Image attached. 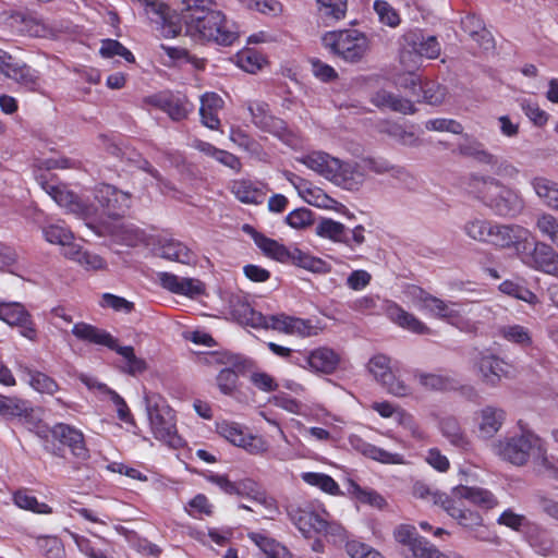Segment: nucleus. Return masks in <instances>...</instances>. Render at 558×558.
Returning a JSON list of instances; mask_svg holds the SVG:
<instances>
[{
	"mask_svg": "<svg viewBox=\"0 0 558 558\" xmlns=\"http://www.w3.org/2000/svg\"><path fill=\"white\" fill-rule=\"evenodd\" d=\"M157 252L162 258L185 265L196 260L195 254L184 243L173 238L159 239Z\"/></svg>",
	"mask_w": 558,
	"mask_h": 558,
	"instance_id": "nucleus-28",
	"label": "nucleus"
},
{
	"mask_svg": "<svg viewBox=\"0 0 558 558\" xmlns=\"http://www.w3.org/2000/svg\"><path fill=\"white\" fill-rule=\"evenodd\" d=\"M36 547L46 558H63L65 555L61 539L52 535H40L36 538Z\"/></svg>",
	"mask_w": 558,
	"mask_h": 558,
	"instance_id": "nucleus-54",
	"label": "nucleus"
},
{
	"mask_svg": "<svg viewBox=\"0 0 558 558\" xmlns=\"http://www.w3.org/2000/svg\"><path fill=\"white\" fill-rule=\"evenodd\" d=\"M247 110L251 114L252 123L262 131L271 133L281 137L286 132L283 120L274 117L269 111V106L263 101H250Z\"/></svg>",
	"mask_w": 558,
	"mask_h": 558,
	"instance_id": "nucleus-21",
	"label": "nucleus"
},
{
	"mask_svg": "<svg viewBox=\"0 0 558 558\" xmlns=\"http://www.w3.org/2000/svg\"><path fill=\"white\" fill-rule=\"evenodd\" d=\"M413 305L421 312L448 320L452 325H457L459 317V306L456 303H446L445 301L428 294L422 289L413 290Z\"/></svg>",
	"mask_w": 558,
	"mask_h": 558,
	"instance_id": "nucleus-17",
	"label": "nucleus"
},
{
	"mask_svg": "<svg viewBox=\"0 0 558 558\" xmlns=\"http://www.w3.org/2000/svg\"><path fill=\"white\" fill-rule=\"evenodd\" d=\"M340 357L337 352L327 347L311 351L298 352L291 357V363L314 373L331 374L338 366Z\"/></svg>",
	"mask_w": 558,
	"mask_h": 558,
	"instance_id": "nucleus-13",
	"label": "nucleus"
},
{
	"mask_svg": "<svg viewBox=\"0 0 558 558\" xmlns=\"http://www.w3.org/2000/svg\"><path fill=\"white\" fill-rule=\"evenodd\" d=\"M276 407L296 415H301L308 421H322L326 415L323 409H311L299 400L290 397L289 395H280L274 398Z\"/></svg>",
	"mask_w": 558,
	"mask_h": 558,
	"instance_id": "nucleus-35",
	"label": "nucleus"
},
{
	"mask_svg": "<svg viewBox=\"0 0 558 558\" xmlns=\"http://www.w3.org/2000/svg\"><path fill=\"white\" fill-rule=\"evenodd\" d=\"M147 414L150 429L157 440L162 441L171 448L183 446V439L178 435L174 412L165 403H151L147 399Z\"/></svg>",
	"mask_w": 558,
	"mask_h": 558,
	"instance_id": "nucleus-8",
	"label": "nucleus"
},
{
	"mask_svg": "<svg viewBox=\"0 0 558 558\" xmlns=\"http://www.w3.org/2000/svg\"><path fill=\"white\" fill-rule=\"evenodd\" d=\"M43 190L66 211L82 219H90L96 214V208L83 203L75 194L68 190L63 184L53 182H40Z\"/></svg>",
	"mask_w": 558,
	"mask_h": 558,
	"instance_id": "nucleus-16",
	"label": "nucleus"
},
{
	"mask_svg": "<svg viewBox=\"0 0 558 558\" xmlns=\"http://www.w3.org/2000/svg\"><path fill=\"white\" fill-rule=\"evenodd\" d=\"M288 264H292L316 274H325L329 271V266L325 260L303 252L296 246L292 247Z\"/></svg>",
	"mask_w": 558,
	"mask_h": 558,
	"instance_id": "nucleus-43",
	"label": "nucleus"
},
{
	"mask_svg": "<svg viewBox=\"0 0 558 558\" xmlns=\"http://www.w3.org/2000/svg\"><path fill=\"white\" fill-rule=\"evenodd\" d=\"M94 197L102 213L110 218L122 217L132 205V194L114 185L100 183L94 189Z\"/></svg>",
	"mask_w": 558,
	"mask_h": 558,
	"instance_id": "nucleus-12",
	"label": "nucleus"
},
{
	"mask_svg": "<svg viewBox=\"0 0 558 558\" xmlns=\"http://www.w3.org/2000/svg\"><path fill=\"white\" fill-rule=\"evenodd\" d=\"M13 501L19 508L37 514L52 513V508L49 505L39 501L35 496L31 495L27 489H20L15 492L13 495Z\"/></svg>",
	"mask_w": 558,
	"mask_h": 558,
	"instance_id": "nucleus-51",
	"label": "nucleus"
},
{
	"mask_svg": "<svg viewBox=\"0 0 558 558\" xmlns=\"http://www.w3.org/2000/svg\"><path fill=\"white\" fill-rule=\"evenodd\" d=\"M492 450L499 459L515 466H523L531 460L537 473L556 477V459L548 453L547 442L529 428L496 440Z\"/></svg>",
	"mask_w": 558,
	"mask_h": 558,
	"instance_id": "nucleus-1",
	"label": "nucleus"
},
{
	"mask_svg": "<svg viewBox=\"0 0 558 558\" xmlns=\"http://www.w3.org/2000/svg\"><path fill=\"white\" fill-rule=\"evenodd\" d=\"M409 48H403L400 61L404 66L417 68L422 57L435 59L440 53V45L435 36L412 34L405 37Z\"/></svg>",
	"mask_w": 558,
	"mask_h": 558,
	"instance_id": "nucleus-14",
	"label": "nucleus"
},
{
	"mask_svg": "<svg viewBox=\"0 0 558 558\" xmlns=\"http://www.w3.org/2000/svg\"><path fill=\"white\" fill-rule=\"evenodd\" d=\"M415 378L427 390L446 391L458 387V381L447 375L418 372L415 374Z\"/></svg>",
	"mask_w": 558,
	"mask_h": 558,
	"instance_id": "nucleus-47",
	"label": "nucleus"
},
{
	"mask_svg": "<svg viewBox=\"0 0 558 558\" xmlns=\"http://www.w3.org/2000/svg\"><path fill=\"white\" fill-rule=\"evenodd\" d=\"M379 132L387 134L397 143L407 147H418L422 145V140L413 131L407 130L396 122L385 121L380 123Z\"/></svg>",
	"mask_w": 558,
	"mask_h": 558,
	"instance_id": "nucleus-38",
	"label": "nucleus"
},
{
	"mask_svg": "<svg viewBox=\"0 0 558 558\" xmlns=\"http://www.w3.org/2000/svg\"><path fill=\"white\" fill-rule=\"evenodd\" d=\"M43 235L47 242L57 245L70 244L74 240L73 232L64 223H50L43 228Z\"/></svg>",
	"mask_w": 558,
	"mask_h": 558,
	"instance_id": "nucleus-57",
	"label": "nucleus"
},
{
	"mask_svg": "<svg viewBox=\"0 0 558 558\" xmlns=\"http://www.w3.org/2000/svg\"><path fill=\"white\" fill-rule=\"evenodd\" d=\"M368 371L389 393L396 397H407L411 393V387L395 376L389 356L374 355L368 362Z\"/></svg>",
	"mask_w": 558,
	"mask_h": 558,
	"instance_id": "nucleus-15",
	"label": "nucleus"
},
{
	"mask_svg": "<svg viewBox=\"0 0 558 558\" xmlns=\"http://www.w3.org/2000/svg\"><path fill=\"white\" fill-rule=\"evenodd\" d=\"M395 539L408 548L411 557L415 558L420 550L427 543L425 538L417 535L416 529L413 525L401 524L393 531Z\"/></svg>",
	"mask_w": 558,
	"mask_h": 558,
	"instance_id": "nucleus-39",
	"label": "nucleus"
},
{
	"mask_svg": "<svg viewBox=\"0 0 558 558\" xmlns=\"http://www.w3.org/2000/svg\"><path fill=\"white\" fill-rule=\"evenodd\" d=\"M384 312L387 317L400 328L416 335H429L430 329L415 315L407 312L392 301H385Z\"/></svg>",
	"mask_w": 558,
	"mask_h": 558,
	"instance_id": "nucleus-23",
	"label": "nucleus"
},
{
	"mask_svg": "<svg viewBox=\"0 0 558 558\" xmlns=\"http://www.w3.org/2000/svg\"><path fill=\"white\" fill-rule=\"evenodd\" d=\"M247 537L268 557V558H290V551L286 546L276 539L258 532H250Z\"/></svg>",
	"mask_w": 558,
	"mask_h": 558,
	"instance_id": "nucleus-44",
	"label": "nucleus"
},
{
	"mask_svg": "<svg viewBox=\"0 0 558 558\" xmlns=\"http://www.w3.org/2000/svg\"><path fill=\"white\" fill-rule=\"evenodd\" d=\"M217 433L233 446L244 449L253 456H263L268 452V441L259 435H253L244 425L222 420L216 423Z\"/></svg>",
	"mask_w": 558,
	"mask_h": 558,
	"instance_id": "nucleus-10",
	"label": "nucleus"
},
{
	"mask_svg": "<svg viewBox=\"0 0 558 558\" xmlns=\"http://www.w3.org/2000/svg\"><path fill=\"white\" fill-rule=\"evenodd\" d=\"M279 435L280 438L283 440L284 446H278L272 451L271 458L280 462L291 461L301 458L302 445L300 439L296 437L294 438V440L289 439L282 428H279Z\"/></svg>",
	"mask_w": 558,
	"mask_h": 558,
	"instance_id": "nucleus-50",
	"label": "nucleus"
},
{
	"mask_svg": "<svg viewBox=\"0 0 558 558\" xmlns=\"http://www.w3.org/2000/svg\"><path fill=\"white\" fill-rule=\"evenodd\" d=\"M530 230L520 225H505L493 221L487 244L500 250L514 248L525 260L522 253L530 246Z\"/></svg>",
	"mask_w": 558,
	"mask_h": 558,
	"instance_id": "nucleus-11",
	"label": "nucleus"
},
{
	"mask_svg": "<svg viewBox=\"0 0 558 558\" xmlns=\"http://www.w3.org/2000/svg\"><path fill=\"white\" fill-rule=\"evenodd\" d=\"M99 53L104 58L121 57L126 62H135L134 54L116 39H104L99 49Z\"/></svg>",
	"mask_w": 558,
	"mask_h": 558,
	"instance_id": "nucleus-60",
	"label": "nucleus"
},
{
	"mask_svg": "<svg viewBox=\"0 0 558 558\" xmlns=\"http://www.w3.org/2000/svg\"><path fill=\"white\" fill-rule=\"evenodd\" d=\"M451 494L459 500H468L483 509H493L498 505L494 494L482 487L458 485L452 489Z\"/></svg>",
	"mask_w": 558,
	"mask_h": 558,
	"instance_id": "nucleus-30",
	"label": "nucleus"
},
{
	"mask_svg": "<svg viewBox=\"0 0 558 558\" xmlns=\"http://www.w3.org/2000/svg\"><path fill=\"white\" fill-rule=\"evenodd\" d=\"M348 490L355 496L361 502L380 507L384 504L383 497L375 490L362 488L353 480L348 481Z\"/></svg>",
	"mask_w": 558,
	"mask_h": 558,
	"instance_id": "nucleus-64",
	"label": "nucleus"
},
{
	"mask_svg": "<svg viewBox=\"0 0 558 558\" xmlns=\"http://www.w3.org/2000/svg\"><path fill=\"white\" fill-rule=\"evenodd\" d=\"M29 312L19 302H5L0 300V320L10 326H16L29 316Z\"/></svg>",
	"mask_w": 558,
	"mask_h": 558,
	"instance_id": "nucleus-52",
	"label": "nucleus"
},
{
	"mask_svg": "<svg viewBox=\"0 0 558 558\" xmlns=\"http://www.w3.org/2000/svg\"><path fill=\"white\" fill-rule=\"evenodd\" d=\"M372 102L376 107L388 108L402 114H413L415 112V107L411 100L385 89L376 92L372 97Z\"/></svg>",
	"mask_w": 558,
	"mask_h": 558,
	"instance_id": "nucleus-34",
	"label": "nucleus"
},
{
	"mask_svg": "<svg viewBox=\"0 0 558 558\" xmlns=\"http://www.w3.org/2000/svg\"><path fill=\"white\" fill-rule=\"evenodd\" d=\"M531 185L545 206L553 209L558 208V184L555 181L544 177H535L532 179Z\"/></svg>",
	"mask_w": 558,
	"mask_h": 558,
	"instance_id": "nucleus-41",
	"label": "nucleus"
},
{
	"mask_svg": "<svg viewBox=\"0 0 558 558\" xmlns=\"http://www.w3.org/2000/svg\"><path fill=\"white\" fill-rule=\"evenodd\" d=\"M287 513L293 525L307 538L328 530L329 512L317 500L291 502L287 506Z\"/></svg>",
	"mask_w": 558,
	"mask_h": 558,
	"instance_id": "nucleus-7",
	"label": "nucleus"
},
{
	"mask_svg": "<svg viewBox=\"0 0 558 558\" xmlns=\"http://www.w3.org/2000/svg\"><path fill=\"white\" fill-rule=\"evenodd\" d=\"M225 105L223 99L216 93L207 92L201 97L199 116L203 125L210 130H219V112Z\"/></svg>",
	"mask_w": 558,
	"mask_h": 558,
	"instance_id": "nucleus-29",
	"label": "nucleus"
},
{
	"mask_svg": "<svg viewBox=\"0 0 558 558\" xmlns=\"http://www.w3.org/2000/svg\"><path fill=\"white\" fill-rule=\"evenodd\" d=\"M231 191L244 204H260L265 196L263 190L250 180L234 181Z\"/></svg>",
	"mask_w": 558,
	"mask_h": 558,
	"instance_id": "nucleus-45",
	"label": "nucleus"
},
{
	"mask_svg": "<svg viewBox=\"0 0 558 558\" xmlns=\"http://www.w3.org/2000/svg\"><path fill=\"white\" fill-rule=\"evenodd\" d=\"M159 280L160 284L166 290L189 298H196L205 291L204 283L194 278H184L170 272H160Z\"/></svg>",
	"mask_w": 558,
	"mask_h": 558,
	"instance_id": "nucleus-26",
	"label": "nucleus"
},
{
	"mask_svg": "<svg viewBox=\"0 0 558 558\" xmlns=\"http://www.w3.org/2000/svg\"><path fill=\"white\" fill-rule=\"evenodd\" d=\"M469 191L499 217L515 218L525 209V201L520 191L493 177H472Z\"/></svg>",
	"mask_w": 558,
	"mask_h": 558,
	"instance_id": "nucleus-3",
	"label": "nucleus"
},
{
	"mask_svg": "<svg viewBox=\"0 0 558 558\" xmlns=\"http://www.w3.org/2000/svg\"><path fill=\"white\" fill-rule=\"evenodd\" d=\"M374 11L378 16L379 22L389 27H397L401 22L397 10L387 1L376 0L374 2Z\"/></svg>",
	"mask_w": 558,
	"mask_h": 558,
	"instance_id": "nucleus-62",
	"label": "nucleus"
},
{
	"mask_svg": "<svg viewBox=\"0 0 558 558\" xmlns=\"http://www.w3.org/2000/svg\"><path fill=\"white\" fill-rule=\"evenodd\" d=\"M243 229L252 235L254 243L265 256L282 264L289 263L293 246H286L274 239L267 238L248 225H245Z\"/></svg>",
	"mask_w": 558,
	"mask_h": 558,
	"instance_id": "nucleus-27",
	"label": "nucleus"
},
{
	"mask_svg": "<svg viewBox=\"0 0 558 558\" xmlns=\"http://www.w3.org/2000/svg\"><path fill=\"white\" fill-rule=\"evenodd\" d=\"M435 500L440 502V507L462 526L473 529L483 524V518L478 512L464 509L462 500L454 498L452 495L451 497L436 495Z\"/></svg>",
	"mask_w": 558,
	"mask_h": 558,
	"instance_id": "nucleus-24",
	"label": "nucleus"
},
{
	"mask_svg": "<svg viewBox=\"0 0 558 558\" xmlns=\"http://www.w3.org/2000/svg\"><path fill=\"white\" fill-rule=\"evenodd\" d=\"M32 413V408L26 400H23L19 397H0V415L5 418L13 417H23L27 420V417Z\"/></svg>",
	"mask_w": 558,
	"mask_h": 558,
	"instance_id": "nucleus-46",
	"label": "nucleus"
},
{
	"mask_svg": "<svg viewBox=\"0 0 558 558\" xmlns=\"http://www.w3.org/2000/svg\"><path fill=\"white\" fill-rule=\"evenodd\" d=\"M52 437L69 447L71 453L80 459L86 460L89 457V451L85 444L84 434L78 428L65 423H57L51 428Z\"/></svg>",
	"mask_w": 558,
	"mask_h": 558,
	"instance_id": "nucleus-20",
	"label": "nucleus"
},
{
	"mask_svg": "<svg viewBox=\"0 0 558 558\" xmlns=\"http://www.w3.org/2000/svg\"><path fill=\"white\" fill-rule=\"evenodd\" d=\"M301 478L310 486L320 489L331 496L341 495L338 483L328 474L320 472H303Z\"/></svg>",
	"mask_w": 558,
	"mask_h": 558,
	"instance_id": "nucleus-48",
	"label": "nucleus"
},
{
	"mask_svg": "<svg viewBox=\"0 0 558 558\" xmlns=\"http://www.w3.org/2000/svg\"><path fill=\"white\" fill-rule=\"evenodd\" d=\"M183 17L186 32L194 38L230 46L239 37L234 22L213 9V0H183Z\"/></svg>",
	"mask_w": 558,
	"mask_h": 558,
	"instance_id": "nucleus-2",
	"label": "nucleus"
},
{
	"mask_svg": "<svg viewBox=\"0 0 558 558\" xmlns=\"http://www.w3.org/2000/svg\"><path fill=\"white\" fill-rule=\"evenodd\" d=\"M471 363L480 380L489 387L499 386L502 379L511 378L514 374V367L510 362L489 350L477 351Z\"/></svg>",
	"mask_w": 558,
	"mask_h": 558,
	"instance_id": "nucleus-9",
	"label": "nucleus"
},
{
	"mask_svg": "<svg viewBox=\"0 0 558 558\" xmlns=\"http://www.w3.org/2000/svg\"><path fill=\"white\" fill-rule=\"evenodd\" d=\"M323 46L345 62H360L369 49L366 35L357 29L347 28L327 32L322 37Z\"/></svg>",
	"mask_w": 558,
	"mask_h": 558,
	"instance_id": "nucleus-6",
	"label": "nucleus"
},
{
	"mask_svg": "<svg viewBox=\"0 0 558 558\" xmlns=\"http://www.w3.org/2000/svg\"><path fill=\"white\" fill-rule=\"evenodd\" d=\"M498 335L505 341L515 344L522 349L529 348L533 344L531 330L519 324H507L498 328Z\"/></svg>",
	"mask_w": 558,
	"mask_h": 558,
	"instance_id": "nucleus-40",
	"label": "nucleus"
},
{
	"mask_svg": "<svg viewBox=\"0 0 558 558\" xmlns=\"http://www.w3.org/2000/svg\"><path fill=\"white\" fill-rule=\"evenodd\" d=\"M2 74L28 89H35L39 78L36 70L22 61H16L13 57Z\"/></svg>",
	"mask_w": 558,
	"mask_h": 558,
	"instance_id": "nucleus-33",
	"label": "nucleus"
},
{
	"mask_svg": "<svg viewBox=\"0 0 558 558\" xmlns=\"http://www.w3.org/2000/svg\"><path fill=\"white\" fill-rule=\"evenodd\" d=\"M29 386L39 393L53 395L59 390L57 381L45 373L25 368Z\"/></svg>",
	"mask_w": 558,
	"mask_h": 558,
	"instance_id": "nucleus-53",
	"label": "nucleus"
},
{
	"mask_svg": "<svg viewBox=\"0 0 558 558\" xmlns=\"http://www.w3.org/2000/svg\"><path fill=\"white\" fill-rule=\"evenodd\" d=\"M72 335L81 341L96 345H104L110 350L116 351L125 361V365L122 368L123 372L132 376L142 374L147 368L145 360L137 357L135 355L133 347L119 345L118 340L111 333L104 329L81 322L73 325Z\"/></svg>",
	"mask_w": 558,
	"mask_h": 558,
	"instance_id": "nucleus-5",
	"label": "nucleus"
},
{
	"mask_svg": "<svg viewBox=\"0 0 558 558\" xmlns=\"http://www.w3.org/2000/svg\"><path fill=\"white\" fill-rule=\"evenodd\" d=\"M140 4L145 15L156 24H161L168 15V7L159 0H133Z\"/></svg>",
	"mask_w": 558,
	"mask_h": 558,
	"instance_id": "nucleus-59",
	"label": "nucleus"
},
{
	"mask_svg": "<svg viewBox=\"0 0 558 558\" xmlns=\"http://www.w3.org/2000/svg\"><path fill=\"white\" fill-rule=\"evenodd\" d=\"M116 236L120 243L128 246H136L146 241V233L133 225L121 226Z\"/></svg>",
	"mask_w": 558,
	"mask_h": 558,
	"instance_id": "nucleus-61",
	"label": "nucleus"
},
{
	"mask_svg": "<svg viewBox=\"0 0 558 558\" xmlns=\"http://www.w3.org/2000/svg\"><path fill=\"white\" fill-rule=\"evenodd\" d=\"M441 435L449 444L462 451H469L472 448V441L461 427L459 421L453 416L445 417L439 423Z\"/></svg>",
	"mask_w": 558,
	"mask_h": 558,
	"instance_id": "nucleus-31",
	"label": "nucleus"
},
{
	"mask_svg": "<svg viewBox=\"0 0 558 558\" xmlns=\"http://www.w3.org/2000/svg\"><path fill=\"white\" fill-rule=\"evenodd\" d=\"M459 150L462 155L472 157L476 161L484 165L495 163V157L487 151L484 145L477 141L465 140L464 143L459 145Z\"/></svg>",
	"mask_w": 558,
	"mask_h": 558,
	"instance_id": "nucleus-58",
	"label": "nucleus"
},
{
	"mask_svg": "<svg viewBox=\"0 0 558 558\" xmlns=\"http://www.w3.org/2000/svg\"><path fill=\"white\" fill-rule=\"evenodd\" d=\"M492 225L493 220L474 217L465 221L462 230L469 239L487 244Z\"/></svg>",
	"mask_w": 558,
	"mask_h": 558,
	"instance_id": "nucleus-49",
	"label": "nucleus"
},
{
	"mask_svg": "<svg viewBox=\"0 0 558 558\" xmlns=\"http://www.w3.org/2000/svg\"><path fill=\"white\" fill-rule=\"evenodd\" d=\"M330 182L349 191L359 190L365 182V172L361 162L338 158V165L335 167Z\"/></svg>",
	"mask_w": 558,
	"mask_h": 558,
	"instance_id": "nucleus-19",
	"label": "nucleus"
},
{
	"mask_svg": "<svg viewBox=\"0 0 558 558\" xmlns=\"http://www.w3.org/2000/svg\"><path fill=\"white\" fill-rule=\"evenodd\" d=\"M531 264L546 274L556 275L558 272V262L555 251L551 246L542 242L535 243L531 256Z\"/></svg>",
	"mask_w": 558,
	"mask_h": 558,
	"instance_id": "nucleus-37",
	"label": "nucleus"
},
{
	"mask_svg": "<svg viewBox=\"0 0 558 558\" xmlns=\"http://www.w3.org/2000/svg\"><path fill=\"white\" fill-rule=\"evenodd\" d=\"M462 29L470 37L488 49L492 46L493 38L490 33L485 28L483 21L476 15H466L461 20Z\"/></svg>",
	"mask_w": 558,
	"mask_h": 558,
	"instance_id": "nucleus-42",
	"label": "nucleus"
},
{
	"mask_svg": "<svg viewBox=\"0 0 558 558\" xmlns=\"http://www.w3.org/2000/svg\"><path fill=\"white\" fill-rule=\"evenodd\" d=\"M284 177L310 205L318 208L331 209L337 204V202L328 196L322 189L312 186L301 177L290 171H286Z\"/></svg>",
	"mask_w": 558,
	"mask_h": 558,
	"instance_id": "nucleus-22",
	"label": "nucleus"
},
{
	"mask_svg": "<svg viewBox=\"0 0 558 558\" xmlns=\"http://www.w3.org/2000/svg\"><path fill=\"white\" fill-rule=\"evenodd\" d=\"M232 313L241 324L254 328H270L278 332L299 337H308L314 333V327L310 320L286 314L265 316L254 311L248 303L239 304V307H233Z\"/></svg>",
	"mask_w": 558,
	"mask_h": 558,
	"instance_id": "nucleus-4",
	"label": "nucleus"
},
{
	"mask_svg": "<svg viewBox=\"0 0 558 558\" xmlns=\"http://www.w3.org/2000/svg\"><path fill=\"white\" fill-rule=\"evenodd\" d=\"M298 161L306 166L308 169L317 172L328 181H330L335 167L338 165V158L324 151H312L298 158Z\"/></svg>",
	"mask_w": 558,
	"mask_h": 558,
	"instance_id": "nucleus-32",
	"label": "nucleus"
},
{
	"mask_svg": "<svg viewBox=\"0 0 558 558\" xmlns=\"http://www.w3.org/2000/svg\"><path fill=\"white\" fill-rule=\"evenodd\" d=\"M507 417L504 409L485 405L474 416L478 438L492 439L502 427Z\"/></svg>",
	"mask_w": 558,
	"mask_h": 558,
	"instance_id": "nucleus-18",
	"label": "nucleus"
},
{
	"mask_svg": "<svg viewBox=\"0 0 558 558\" xmlns=\"http://www.w3.org/2000/svg\"><path fill=\"white\" fill-rule=\"evenodd\" d=\"M350 446L363 456L383 464H405L404 456L398 452H390L380 447L365 441L357 435L349 436Z\"/></svg>",
	"mask_w": 558,
	"mask_h": 558,
	"instance_id": "nucleus-25",
	"label": "nucleus"
},
{
	"mask_svg": "<svg viewBox=\"0 0 558 558\" xmlns=\"http://www.w3.org/2000/svg\"><path fill=\"white\" fill-rule=\"evenodd\" d=\"M150 102L168 113L174 121L185 119L193 109V106L189 101L181 98L155 96L150 99Z\"/></svg>",
	"mask_w": 558,
	"mask_h": 558,
	"instance_id": "nucleus-36",
	"label": "nucleus"
},
{
	"mask_svg": "<svg viewBox=\"0 0 558 558\" xmlns=\"http://www.w3.org/2000/svg\"><path fill=\"white\" fill-rule=\"evenodd\" d=\"M215 506L204 494L195 495L184 507L185 512L193 519L202 520L214 514Z\"/></svg>",
	"mask_w": 558,
	"mask_h": 558,
	"instance_id": "nucleus-55",
	"label": "nucleus"
},
{
	"mask_svg": "<svg viewBox=\"0 0 558 558\" xmlns=\"http://www.w3.org/2000/svg\"><path fill=\"white\" fill-rule=\"evenodd\" d=\"M347 227L332 219H323L316 226V234L320 238L341 243L345 241Z\"/></svg>",
	"mask_w": 558,
	"mask_h": 558,
	"instance_id": "nucleus-56",
	"label": "nucleus"
},
{
	"mask_svg": "<svg viewBox=\"0 0 558 558\" xmlns=\"http://www.w3.org/2000/svg\"><path fill=\"white\" fill-rule=\"evenodd\" d=\"M236 63L245 72L255 73L265 63L264 57L252 49H246L236 54Z\"/></svg>",
	"mask_w": 558,
	"mask_h": 558,
	"instance_id": "nucleus-63",
	"label": "nucleus"
}]
</instances>
